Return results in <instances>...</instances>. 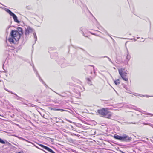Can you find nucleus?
<instances>
[{"label": "nucleus", "mask_w": 153, "mask_h": 153, "mask_svg": "<svg viewBox=\"0 0 153 153\" xmlns=\"http://www.w3.org/2000/svg\"><path fill=\"white\" fill-rule=\"evenodd\" d=\"M97 112L101 116L108 118H110L112 115V114L108 110L107 108H103L98 110Z\"/></svg>", "instance_id": "1"}, {"label": "nucleus", "mask_w": 153, "mask_h": 153, "mask_svg": "<svg viewBox=\"0 0 153 153\" xmlns=\"http://www.w3.org/2000/svg\"><path fill=\"white\" fill-rule=\"evenodd\" d=\"M113 137L115 139L119 140L122 141L129 142L131 140L132 138L126 134L121 136L116 134L113 136Z\"/></svg>", "instance_id": "2"}, {"label": "nucleus", "mask_w": 153, "mask_h": 153, "mask_svg": "<svg viewBox=\"0 0 153 153\" xmlns=\"http://www.w3.org/2000/svg\"><path fill=\"white\" fill-rule=\"evenodd\" d=\"M10 36L14 39L15 41H18L21 36L19 32L16 30H12L10 33Z\"/></svg>", "instance_id": "3"}, {"label": "nucleus", "mask_w": 153, "mask_h": 153, "mask_svg": "<svg viewBox=\"0 0 153 153\" xmlns=\"http://www.w3.org/2000/svg\"><path fill=\"white\" fill-rule=\"evenodd\" d=\"M5 11L7 12L11 16H12L15 22L19 23L20 22L18 20L17 16L13 12H12L10 10L5 8Z\"/></svg>", "instance_id": "4"}, {"label": "nucleus", "mask_w": 153, "mask_h": 153, "mask_svg": "<svg viewBox=\"0 0 153 153\" xmlns=\"http://www.w3.org/2000/svg\"><path fill=\"white\" fill-rule=\"evenodd\" d=\"M121 70H119V74L123 79L125 81H128V78L127 77V73L126 72H122Z\"/></svg>", "instance_id": "5"}, {"label": "nucleus", "mask_w": 153, "mask_h": 153, "mask_svg": "<svg viewBox=\"0 0 153 153\" xmlns=\"http://www.w3.org/2000/svg\"><path fill=\"white\" fill-rule=\"evenodd\" d=\"M33 32V30L30 26H27L25 28V34L26 37H28L30 33Z\"/></svg>", "instance_id": "6"}, {"label": "nucleus", "mask_w": 153, "mask_h": 153, "mask_svg": "<svg viewBox=\"0 0 153 153\" xmlns=\"http://www.w3.org/2000/svg\"><path fill=\"white\" fill-rule=\"evenodd\" d=\"M39 145L42 148L47 150L48 152H49L52 153H55L51 149L48 147L46 146H45L41 144H39Z\"/></svg>", "instance_id": "7"}, {"label": "nucleus", "mask_w": 153, "mask_h": 153, "mask_svg": "<svg viewBox=\"0 0 153 153\" xmlns=\"http://www.w3.org/2000/svg\"><path fill=\"white\" fill-rule=\"evenodd\" d=\"M131 58V56L129 54V53L128 51V50H127V54L126 55V61L127 62V64H128V62L130 60V59Z\"/></svg>", "instance_id": "8"}, {"label": "nucleus", "mask_w": 153, "mask_h": 153, "mask_svg": "<svg viewBox=\"0 0 153 153\" xmlns=\"http://www.w3.org/2000/svg\"><path fill=\"white\" fill-rule=\"evenodd\" d=\"M12 36H10V37L9 38L8 40L9 42H10L11 43H14V40H15L14 38L12 37Z\"/></svg>", "instance_id": "9"}, {"label": "nucleus", "mask_w": 153, "mask_h": 153, "mask_svg": "<svg viewBox=\"0 0 153 153\" xmlns=\"http://www.w3.org/2000/svg\"><path fill=\"white\" fill-rule=\"evenodd\" d=\"M33 69L36 72V73L37 75L39 77V80L42 82V83L44 84H45L44 82L43 81V80L41 78V77H40L39 75L38 74V72L36 70V69L34 67H33Z\"/></svg>", "instance_id": "10"}, {"label": "nucleus", "mask_w": 153, "mask_h": 153, "mask_svg": "<svg viewBox=\"0 0 153 153\" xmlns=\"http://www.w3.org/2000/svg\"><path fill=\"white\" fill-rule=\"evenodd\" d=\"M16 30L19 32V33H20L21 36L23 34L22 29V28L18 27L17 28V30Z\"/></svg>", "instance_id": "11"}, {"label": "nucleus", "mask_w": 153, "mask_h": 153, "mask_svg": "<svg viewBox=\"0 0 153 153\" xmlns=\"http://www.w3.org/2000/svg\"><path fill=\"white\" fill-rule=\"evenodd\" d=\"M50 108L51 109V110H52L60 111L61 112H62V111H65L64 110L62 109L52 108Z\"/></svg>", "instance_id": "12"}, {"label": "nucleus", "mask_w": 153, "mask_h": 153, "mask_svg": "<svg viewBox=\"0 0 153 153\" xmlns=\"http://www.w3.org/2000/svg\"><path fill=\"white\" fill-rule=\"evenodd\" d=\"M13 94L15 95L17 97H15V98L17 100H21L22 99V97L18 96L15 93H13Z\"/></svg>", "instance_id": "13"}, {"label": "nucleus", "mask_w": 153, "mask_h": 153, "mask_svg": "<svg viewBox=\"0 0 153 153\" xmlns=\"http://www.w3.org/2000/svg\"><path fill=\"white\" fill-rule=\"evenodd\" d=\"M115 84L116 85H119L120 84V82L119 81V79H117V80H116L114 81Z\"/></svg>", "instance_id": "14"}, {"label": "nucleus", "mask_w": 153, "mask_h": 153, "mask_svg": "<svg viewBox=\"0 0 153 153\" xmlns=\"http://www.w3.org/2000/svg\"><path fill=\"white\" fill-rule=\"evenodd\" d=\"M33 33L35 39V41H36L37 40V37L36 36V33L35 32H33Z\"/></svg>", "instance_id": "15"}, {"label": "nucleus", "mask_w": 153, "mask_h": 153, "mask_svg": "<svg viewBox=\"0 0 153 153\" xmlns=\"http://www.w3.org/2000/svg\"><path fill=\"white\" fill-rule=\"evenodd\" d=\"M87 80L88 81V84H89V85H91V80L89 78H87Z\"/></svg>", "instance_id": "16"}, {"label": "nucleus", "mask_w": 153, "mask_h": 153, "mask_svg": "<svg viewBox=\"0 0 153 153\" xmlns=\"http://www.w3.org/2000/svg\"><path fill=\"white\" fill-rule=\"evenodd\" d=\"M144 113H143V114L150 115L151 116H153V114H151V113H145V112H144Z\"/></svg>", "instance_id": "17"}, {"label": "nucleus", "mask_w": 153, "mask_h": 153, "mask_svg": "<svg viewBox=\"0 0 153 153\" xmlns=\"http://www.w3.org/2000/svg\"><path fill=\"white\" fill-rule=\"evenodd\" d=\"M125 68H121L120 69H118L119 72V70H121V71H122V72H125Z\"/></svg>", "instance_id": "18"}, {"label": "nucleus", "mask_w": 153, "mask_h": 153, "mask_svg": "<svg viewBox=\"0 0 153 153\" xmlns=\"http://www.w3.org/2000/svg\"><path fill=\"white\" fill-rule=\"evenodd\" d=\"M0 143L2 144H4L5 143V141H4V140H3L1 139L0 138Z\"/></svg>", "instance_id": "19"}, {"label": "nucleus", "mask_w": 153, "mask_h": 153, "mask_svg": "<svg viewBox=\"0 0 153 153\" xmlns=\"http://www.w3.org/2000/svg\"><path fill=\"white\" fill-rule=\"evenodd\" d=\"M4 89L6 91H7L8 92H10L11 94H13V93L11 91H8L7 89L4 88Z\"/></svg>", "instance_id": "20"}, {"label": "nucleus", "mask_w": 153, "mask_h": 153, "mask_svg": "<svg viewBox=\"0 0 153 153\" xmlns=\"http://www.w3.org/2000/svg\"><path fill=\"white\" fill-rule=\"evenodd\" d=\"M18 138H19V139H21L22 140H25V141H27V140H25V139H24V138H22V137H18Z\"/></svg>", "instance_id": "21"}, {"label": "nucleus", "mask_w": 153, "mask_h": 153, "mask_svg": "<svg viewBox=\"0 0 153 153\" xmlns=\"http://www.w3.org/2000/svg\"><path fill=\"white\" fill-rule=\"evenodd\" d=\"M104 57H107V58L108 59V60H109V61H110V62H112V61H111V59H110V58H109L108 57H107V56H104Z\"/></svg>", "instance_id": "22"}, {"label": "nucleus", "mask_w": 153, "mask_h": 153, "mask_svg": "<svg viewBox=\"0 0 153 153\" xmlns=\"http://www.w3.org/2000/svg\"><path fill=\"white\" fill-rule=\"evenodd\" d=\"M93 69L94 70V77L96 76V74H95V71H94V67L93 68Z\"/></svg>", "instance_id": "23"}, {"label": "nucleus", "mask_w": 153, "mask_h": 153, "mask_svg": "<svg viewBox=\"0 0 153 153\" xmlns=\"http://www.w3.org/2000/svg\"><path fill=\"white\" fill-rule=\"evenodd\" d=\"M149 125L151 127H152L153 128V124H152L150 123H149Z\"/></svg>", "instance_id": "24"}, {"label": "nucleus", "mask_w": 153, "mask_h": 153, "mask_svg": "<svg viewBox=\"0 0 153 153\" xmlns=\"http://www.w3.org/2000/svg\"><path fill=\"white\" fill-rule=\"evenodd\" d=\"M143 124H144V125H149V123H143Z\"/></svg>", "instance_id": "25"}, {"label": "nucleus", "mask_w": 153, "mask_h": 153, "mask_svg": "<svg viewBox=\"0 0 153 153\" xmlns=\"http://www.w3.org/2000/svg\"><path fill=\"white\" fill-rule=\"evenodd\" d=\"M34 146H35L37 148H38V149H41V148H39V147H38V146H35V145H34Z\"/></svg>", "instance_id": "26"}, {"label": "nucleus", "mask_w": 153, "mask_h": 153, "mask_svg": "<svg viewBox=\"0 0 153 153\" xmlns=\"http://www.w3.org/2000/svg\"><path fill=\"white\" fill-rule=\"evenodd\" d=\"M34 146H35L37 148H38V149H41V148H39V147H38V146H35V145H34Z\"/></svg>", "instance_id": "27"}, {"label": "nucleus", "mask_w": 153, "mask_h": 153, "mask_svg": "<svg viewBox=\"0 0 153 153\" xmlns=\"http://www.w3.org/2000/svg\"><path fill=\"white\" fill-rule=\"evenodd\" d=\"M34 146H35L37 148H38V149H41V148H39V147H38V146H35V145H34Z\"/></svg>", "instance_id": "28"}, {"label": "nucleus", "mask_w": 153, "mask_h": 153, "mask_svg": "<svg viewBox=\"0 0 153 153\" xmlns=\"http://www.w3.org/2000/svg\"><path fill=\"white\" fill-rule=\"evenodd\" d=\"M6 142L7 143V144H8V145H10V146L11 145V144L10 143H9L8 142Z\"/></svg>", "instance_id": "29"}, {"label": "nucleus", "mask_w": 153, "mask_h": 153, "mask_svg": "<svg viewBox=\"0 0 153 153\" xmlns=\"http://www.w3.org/2000/svg\"><path fill=\"white\" fill-rule=\"evenodd\" d=\"M6 142L7 143V144H8V145H10V146L11 145V144L10 143H9L8 142Z\"/></svg>", "instance_id": "30"}, {"label": "nucleus", "mask_w": 153, "mask_h": 153, "mask_svg": "<svg viewBox=\"0 0 153 153\" xmlns=\"http://www.w3.org/2000/svg\"><path fill=\"white\" fill-rule=\"evenodd\" d=\"M147 97H153V96H147V95H146V96Z\"/></svg>", "instance_id": "31"}, {"label": "nucleus", "mask_w": 153, "mask_h": 153, "mask_svg": "<svg viewBox=\"0 0 153 153\" xmlns=\"http://www.w3.org/2000/svg\"><path fill=\"white\" fill-rule=\"evenodd\" d=\"M53 119H57V118H56V117H54L53 118Z\"/></svg>", "instance_id": "32"}, {"label": "nucleus", "mask_w": 153, "mask_h": 153, "mask_svg": "<svg viewBox=\"0 0 153 153\" xmlns=\"http://www.w3.org/2000/svg\"><path fill=\"white\" fill-rule=\"evenodd\" d=\"M134 39V41H136V39Z\"/></svg>", "instance_id": "33"}, {"label": "nucleus", "mask_w": 153, "mask_h": 153, "mask_svg": "<svg viewBox=\"0 0 153 153\" xmlns=\"http://www.w3.org/2000/svg\"><path fill=\"white\" fill-rule=\"evenodd\" d=\"M132 123V124H135L136 123Z\"/></svg>", "instance_id": "34"}, {"label": "nucleus", "mask_w": 153, "mask_h": 153, "mask_svg": "<svg viewBox=\"0 0 153 153\" xmlns=\"http://www.w3.org/2000/svg\"><path fill=\"white\" fill-rule=\"evenodd\" d=\"M144 40H142V42H143L144 41Z\"/></svg>", "instance_id": "35"}, {"label": "nucleus", "mask_w": 153, "mask_h": 153, "mask_svg": "<svg viewBox=\"0 0 153 153\" xmlns=\"http://www.w3.org/2000/svg\"><path fill=\"white\" fill-rule=\"evenodd\" d=\"M91 33V34H94L93 33Z\"/></svg>", "instance_id": "36"}, {"label": "nucleus", "mask_w": 153, "mask_h": 153, "mask_svg": "<svg viewBox=\"0 0 153 153\" xmlns=\"http://www.w3.org/2000/svg\"><path fill=\"white\" fill-rule=\"evenodd\" d=\"M139 38H140L139 37H137V39H139Z\"/></svg>", "instance_id": "37"}, {"label": "nucleus", "mask_w": 153, "mask_h": 153, "mask_svg": "<svg viewBox=\"0 0 153 153\" xmlns=\"http://www.w3.org/2000/svg\"><path fill=\"white\" fill-rule=\"evenodd\" d=\"M142 39H143V38H142Z\"/></svg>", "instance_id": "38"}, {"label": "nucleus", "mask_w": 153, "mask_h": 153, "mask_svg": "<svg viewBox=\"0 0 153 153\" xmlns=\"http://www.w3.org/2000/svg\"><path fill=\"white\" fill-rule=\"evenodd\" d=\"M152 138L153 139V137H152Z\"/></svg>", "instance_id": "39"}]
</instances>
